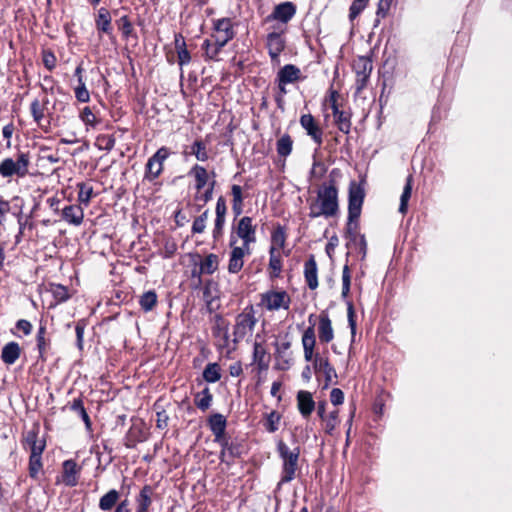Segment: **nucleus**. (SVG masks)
Listing matches in <instances>:
<instances>
[{"mask_svg": "<svg viewBox=\"0 0 512 512\" xmlns=\"http://www.w3.org/2000/svg\"><path fill=\"white\" fill-rule=\"evenodd\" d=\"M338 191L334 182L323 184L317 191V196L309 202L311 218H330L338 213Z\"/></svg>", "mask_w": 512, "mask_h": 512, "instance_id": "f257e3e1", "label": "nucleus"}, {"mask_svg": "<svg viewBox=\"0 0 512 512\" xmlns=\"http://www.w3.org/2000/svg\"><path fill=\"white\" fill-rule=\"evenodd\" d=\"M277 451L282 460L281 479L279 484L289 483L296 477L300 451L298 447L289 448L283 441L277 444Z\"/></svg>", "mask_w": 512, "mask_h": 512, "instance_id": "f03ea898", "label": "nucleus"}, {"mask_svg": "<svg viewBox=\"0 0 512 512\" xmlns=\"http://www.w3.org/2000/svg\"><path fill=\"white\" fill-rule=\"evenodd\" d=\"M214 29L215 31H225L226 35L217 40L214 39V42L204 41L202 48L209 59H216L221 49L234 37L233 26L228 18L218 19L214 24Z\"/></svg>", "mask_w": 512, "mask_h": 512, "instance_id": "7ed1b4c3", "label": "nucleus"}, {"mask_svg": "<svg viewBox=\"0 0 512 512\" xmlns=\"http://www.w3.org/2000/svg\"><path fill=\"white\" fill-rule=\"evenodd\" d=\"M257 323L255 312L252 306L246 307L236 316L233 329V342L237 343L251 334Z\"/></svg>", "mask_w": 512, "mask_h": 512, "instance_id": "20e7f679", "label": "nucleus"}, {"mask_svg": "<svg viewBox=\"0 0 512 512\" xmlns=\"http://www.w3.org/2000/svg\"><path fill=\"white\" fill-rule=\"evenodd\" d=\"M29 163L30 158L26 153H20L16 160L13 158H5L0 163V175L4 178H9L14 175L24 177L28 174Z\"/></svg>", "mask_w": 512, "mask_h": 512, "instance_id": "39448f33", "label": "nucleus"}, {"mask_svg": "<svg viewBox=\"0 0 512 512\" xmlns=\"http://www.w3.org/2000/svg\"><path fill=\"white\" fill-rule=\"evenodd\" d=\"M266 36V47L269 56L273 62H279V56L285 48L286 42L283 35L286 32V27L282 25H272Z\"/></svg>", "mask_w": 512, "mask_h": 512, "instance_id": "423d86ee", "label": "nucleus"}, {"mask_svg": "<svg viewBox=\"0 0 512 512\" xmlns=\"http://www.w3.org/2000/svg\"><path fill=\"white\" fill-rule=\"evenodd\" d=\"M170 156L166 147L159 148L147 161L145 165L144 180L154 182L163 172L164 162Z\"/></svg>", "mask_w": 512, "mask_h": 512, "instance_id": "0eeeda50", "label": "nucleus"}, {"mask_svg": "<svg viewBox=\"0 0 512 512\" xmlns=\"http://www.w3.org/2000/svg\"><path fill=\"white\" fill-rule=\"evenodd\" d=\"M290 296L284 290H270L261 295V305L269 311L287 310L290 306Z\"/></svg>", "mask_w": 512, "mask_h": 512, "instance_id": "6e6552de", "label": "nucleus"}, {"mask_svg": "<svg viewBox=\"0 0 512 512\" xmlns=\"http://www.w3.org/2000/svg\"><path fill=\"white\" fill-rule=\"evenodd\" d=\"M296 6L292 2H283L276 5L270 15L264 19L265 24L277 21L275 25L286 27L287 23L295 16Z\"/></svg>", "mask_w": 512, "mask_h": 512, "instance_id": "1a4fd4ad", "label": "nucleus"}, {"mask_svg": "<svg viewBox=\"0 0 512 512\" xmlns=\"http://www.w3.org/2000/svg\"><path fill=\"white\" fill-rule=\"evenodd\" d=\"M338 97L339 94L336 91H331L327 102L330 105V108L334 116V122L337 125L338 129L341 132L348 134L351 128L350 114L346 111L340 110L339 105L337 103Z\"/></svg>", "mask_w": 512, "mask_h": 512, "instance_id": "9d476101", "label": "nucleus"}, {"mask_svg": "<svg viewBox=\"0 0 512 512\" xmlns=\"http://www.w3.org/2000/svg\"><path fill=\"white\" fill-rule=\"evenodd\" d=\"M237 236L242 240V246L250 248L256 241V226L253 225L251 217H242L236 227Z\"/></svg>", "mask_w": 512, "mask_h": 512, "instance_id": "9b49d317", "label": "nucleus"}, {"mask_svg": "<svg viewBox=\"0 0 512 512\" xmlns=\"http://www.w3.org/2000/svg\"><path fill=\"white\" fill-rule=\"evenodd\" d=\"M364 193L354 184L349 189L348 219H358L361 213Z\"/></svg>", "mask_w": 512, "mask_h": 512, "instance_id": "f8f14e48", "label": "nucleus"}, {"mask_svg": "<svg viewBox=\"0 0 512 512\" xmlns=\"http://www.w3.org/2000/svg\"><path fill=\"white\" fill-rule=\"evenodd\" d=\"M234 242H231L232 250L230 252V258L228 263V271L230 273H238L244 265V257L251 254V249L245 246H233Z\"/></svg>", "mask_w": 512, "mask_h": 512, "instance_id": "ddd939ff", "label": "nucleus"}, {"mask_svg": "<svg viewBox=\"0 0 512 512\" xmlns=\"http://www.w3.org/2000/svg\"><path fill=\"white\" fill-rule=\"evenodd\" d=\"M313 367L316 373H322L325 378L323 389H326L333 383V379L337 378L335 369L330 365L327 358L315 355Z\"/></svg>", "mask_w": 512, "mask_h": 512, "instance_id": "4468645a", "label": "nucleus"}, {"mask_svg": "<svg viewBox=\"0 0 512 512\" xmlns=\"http://www.w3.org/2000/svg\"><path fill=\"white\" fill-rule=\"evenodd\" d=\"M300 124L303 129L306 130L307 134L312 138V140L317 144L321 145L323 138H322V130L318 126V124L315 122L314 117L311 114H304L300 118Z\"/></svg>", "mask_w": 512, "mask_h": 512, "instance_id": "2eb2a0df", "label": "nucleus"}, {"mask_svg": "<svg viewBox=\"0 0 512 512\" xmlns=\"http://www.w3.org/2000/svg\"><path fill=\"white\" fill-rule=\"evenodd\" d=\"M23 445L30 451V456L41 457L45 441L38 438V433L35 430H31L26 433Z\"/></svg>", "mask_w": 512, "mask_h": 512, "instance_id": "dca6fc26", "label": "nucleus"}, {"mask_svg": "<svg viewBox=\"0 0 512 512\" xmlns=\"http://www.w3.org/2000/svg\"><path fill=\"white\" fill-rule=\"evenodd\" d=\"M354 68L356 70L357 78L356 84L357 89L361 90L365 87L366 82L369 78V75L372 71V64L369 60L365 58H360L355 64Z\"/></svg>", "mask_w": 512, "mask_h": 512, "instance_id": "f3484780", "label": "nucleus"}, {"mask_svg": "<svg viewBox=\"0 0 512 512\" xmlns=\"http://www.w3.org/2000/svg\"><path fill=\"white\" fill-rule=\"evenodd\" d=\"M49 99L45 96L42 100L34 99L30 105V112L39 127H43L46 111L48 110Z\"/></svg>", "mask_w": 512, "mask_h": 512, "instance_id": "a211bd4d", "label": "nucleus"}, {"mask_svg": "<svg viewBox=\"0 0 512 512\" xmlns=\"http://www.w3.org/2000/svg\"><path fill=\"white\" fill-rule=\"evenodd\" d=\"M297 406L300 414L304 418L310 416L315 409V402L313 400L312 394L308 391L300 390L297 393Z\"/></svg>", "mask_w": 512, "mask_h": 512, "instance_id": "6ab92c4d", "label": "nucleus"}, {"mask_svg": "<svg viewBox=\"0 0 512 512\" xmlns=\"http://www.w3.org/2000/svg\"><path fill=\"white\" fill-rule=\"evenodd\" d=\"M62 218L69 224L79 226L84 219V210L79 205H68L62 209Z\"/></svg>", "mask_w": 512, "mask_h": 512, "instance_id": "aec40b11", "label": "nucleus"}, {"mask_svg": "<svg viewBox=\"0 0 512 512\" xmlns=\"http://www.w3.org/2000/svg\"><path fill=\"white\" fill-rule=\"evenodd\" d=\"M317 263L314 256H310L304 265V276L308 287L314 290L318 287Z\"/></svg>", "mask_w": 512, "mask_h": 512, "instance_id": "412c9836", "label": "nucleus"}, {"mask_svg": "<svg viewBox=\"0 0 512 512\" xmlns=\"http://www.w3.org/2000/svg\"><path fill=\"white\" fill-rule=\"evenodd\" d=\"M300 76L301 71L298 67L292 64H287L279 70L277 79L278 82L291 84L298 81Z\"/></svg>", "mask_w": 512, "mask_h": 512, "instance_id": "4be33fe9", "label": "nucleus"}, {"mask_svg": "<svg viewBox=\"0 0 512 512\" xmlns=\"http://www.w3.org/2000/svg\"><path fill=\"white\" fill-rule=\"evenodd\" d=\"M318 336L321 342L329 343L333 340L334 332L331 320L327 315L321 314L318 325Z\"/></svg>", "mask_w": 512, "mask_h": 512, "instance_id": "5701e85b", "label": "nucleus"}, {"mask_svg": "<svg viewBox=\"0 0 512 512\" xmlns=\"http://www.w3.org/2000/svg\"><path fill=\"white\" fill-rule=\"evenodd\" d=\"M226 423V418L220 413H215L209 417L208 424L215 440H220L221 436L225 434Z\"/></svg>", "mask_w": 512, "mask_h": 512, "instance_id": "b1692460", "label": "nucleus"}, {"mask_svg": "<svg viewBox=\"0 0 512 512\" xmlns=\"http://www.w3.org/2000/svg\"><path fill=\"white\" fill-rule=\"evenodd\" d=\"M78 467L75 461L73 460H66L63 462V482L65 485L73 487L77 485V473H78Z\"/></svg>", "mask_w": 512, "mask_h": 512, "instance_id": "393cba45", "label": "nucleus"}, {"mask_svg": "<svg viewBox=\"0 0 512 512\" xmlns=\"http://www.w3.org/2000/svg\"><path fill=\"white\" fill-rule=\"evenodd\" d=\"M219 265V258L216 254L207 255L200 263L199 271H193V276L200 277L201 274H213Z\"/></svg>", "mask_w": 512, "mask_h": 512, "instance_id": "a878e982", "label": "nucleus"}, {"mask_svg": "<svg viewBox=\"0 0 512 512\" xmlns=\"http://www.w3.org/2000/svg\"><path fill=\"white\" fill-rule=\"evenodd\" d=\"M21 349L18 343L9 342L3 348L1 352V359L7 365L14 364L19 358Z\"/></svg>", "mask_w": 512, "mask_h": 512, "instance_id": "bb28decb", "label": "nucleus"}, {"mask_svg": "<svg viewBox=\"0 0 512 512\" xmlns=\"http://www.w3.org/2000/svg\"><path fill=\"white\" fill-rule=\"evenodd\" d=\"M188 175L195 178V188L198 192L203 190L208 185L209 175L203 166L195 164L188 172Z\"/></svg>", "mask_w": 512, "mask_h": 512, "instance_id": "cd10ccee", "label": "nucleus"}, {"mask_svg": "<svg viewBox=\"0 0 512 512\" xmlns=\"http://www.w3.org/2000/svg\"><path fill=\"white\" fill-rule=\"evenodd\" d=\"M95 25L100 32L108 35L112 33L111 15L106 8L102 7L98 10Z\"/></svg>", "mask_w": 512, "mask_h": 512, "instance_id": "c85d7f7f", "label": "nucleus"}, {"mask_svg": "<svg viewBox=\"0 0 512 512\" xmlns=\"http://www.w3.org/2000/svg\"><path fill=\"white\" fill-rule=\"evenodd\" d=\"M153 489L151 486H144L138 497H137V511L136 512H148V509L152 503Z\"/></svg>", "mask_w": 512, "mask_h": 512, "instance_id": "c756f323", "label": "nucleus"}, {"mask_svg": "<svg viewBox=\"0 0 512 512\" xmlns=\"http://www.w3.org/2000/svg\"><path fill=\"white\" fill-rule=\"evenodd\" d=\"M293 149V140L290 135H281L276 142V150L280 158L285 159L291 154Z\"/></svg>", "mask_w": 512, "mask_h": 512, "instance_id": "7c9ffc66", "label": "nucleus"}, {"mask_svg": "<svg viewBox=\"0 0 512 512\" xmlns=\"http://www.w3.org/2000/svg\"><path fill=\"white\" fill-rule=\"evenodd\" d=\"M242 448L238 443L231 442V446L227 447L226 450H221L220 460L230 465L235 458L241 456Z\"/></svg>", "mask_w": 512, "mask_h": 512, "instance_id": "2f4dec72", "label": "nucleus"}, {"mask_svg": "<svg viewBox=\"0 0 512 512\" xmlns=\"http://www.w3.org/2000/svg\"><path fill=\"white\" fill-rule=\"evenodd\" d=\"M120 494L117 490L112 489L103 495L99 500V508L102 511L111 510L118 502Z\"/></svg>", "mask_w": 512, "mask_h": 512, "instance_id": "473e14b6", "label": "nucleus"}, {"mask_svg": "<svg viewBox=\"0 0 512 512\" xmlns=\"http://www.w3.org/2000/svg\"><path fill=\"white\" fill-rule=\"evenodd\" d=\"M213 396L208 387H205L201 392L195 395V405L202 411H206L212 403Z\"/></svg>", "mask_w": 512, "mask_h": 512, "instance_id": "72a5a7b5", "label": "nucleus"}, {"mask_svg": "<svg viewBox=\"0 0 512 512\" xmlns=\"http://www.w3.org/2000/svg\"><path fill=\"white\" fill-rule=\"evenodd\" d=\"M203 379L208 383H215L221 379V368L216 362L208 363L203 371Z\"/></svg>", "mask_w": 512, "mask_h": 512, "instance_id": "f704fd0d", "label": "nucleus"}, {"mask_svg": "<svg viewBox=\"0 0 512 512\" xmlns=\"http://www.w3.org/2000/svg\"><path fill=\"white\" fill-rule=\"evenodd\" d=\"M77 188L79 203L87 207L94 195L93 187L87 183L80 182L77 184Z\"/></svg>", "mask_w": 512, "mask_h": 512, "instance_id": "c9c22d12", "label": "nucleus"}, {"mask_svg": "<svg viewBox=\"0 0 512 512\" xmlns=\"http://www.w3.org/2000/svg\"><path fill=\"white\" fill-rule=\"evenodd\" d=\"M191 155H194L198 161L205 162L208 160V151L206 144L200 140L197 139L195 142L190 146V152Z\"/></svg>", "mask_w": 512, "mask_h": 512, "instance_id": "e433bc0d", "label": "nucleus"}, {"mask_svg": "<svg viewBox=\"0 0 512 512\" xmlns=\"http://www.w3.org/2000/svg\"><path fill=\"white\" fill-rule=\"evenodd\" d=\"M270 259H269V268L272 271L273 277H278L282 270V260L280 252H277L275 247H271L270 251Z\"/></svg>", "mask_w": 512, "mask_h": 512, "instance_id": "4c0bfd02", "label": "nucleus"}, {"mask_svg": "<svg viewBox=\"0 0 512 512\" xmlns=\"http://www.w3.org/2000/svg\"><path fill=\"white\" fill-rule=\"evenodd\" d=\"M323 422V428L324 431L327 434H332L335 428L339 424V411L337 409L329 412L323 419H321Z\"/></svg>", "mask_w": 512, "mask_h": 512, "instance_id": "58836bf2", "label": "nucleus"}, {"mask_svg": "<svg viewBox=\"0 0 512 512\" xmlns=\"http://www.w3.org/2000/svg\"><path fill=\"white\" fill-rule=\"evenodd\" d=\"M412 181L413 177L412 175H409L406 179V184L404 186L401 198H400V206H399V212L402 214H405L407 212L408 207V201L411 197L412 193Z\"/></svg>", "mask_w": 512, "mask_h": 512, "instance_id": "ea45409f", "label": "nucleus"}, {"mask_svg": "<svg viewBox=\"0 0 512 512\" xmlns=\"http://www.w3.org/2000/svg\"><path fill=\"white\" fill-rule=\"evenodd\" d=\"M157 303V294L155 291L150 290L140 296L139 304L145 312L151 311Z\"/></svg>", "mask_w": 512, "mask_h": 512, "instance_id": "a19ab883", "label": "nucleus"}, {"mask_svg": "<svg viewBox=\"0 0 512 512\" xmlns=\"http://www.w3.org/2000/svg\"><path fill=\"white\" fill-rule=\"evenodd\" d=\"M71 410L78 413L80 415L81 419L84 421L87 430H91V421H90L89 415L87 414V412L84 408L83 401L81 399L78 398V399L73 400V402L71 404Z\"/></svg>", "mask_w": 512, "mask_h": 512, "instance_id": "79ce46f5", "label": "nucleus"}, {"mask_svg": "<svg viewBox=\"0 0 512 512\" xmlns=\"http://www.w3.org/2000/svg\"><path fill=\"white\" fill-rule=\"evenodd\" d=\"M95 145L99 150L110 151L115 145V138L112 135H99L96 138Z\"/></svg>", "mask_w": 512, "mask_h": 512, "instance_id": "37998d69", "label": "nucleus"}, {"mask_svg": "<svg viewBox=\"0 0 512 512\" xmlns=\"http://www.w3.org/2000/svg\"><path fill=\"white\" fill-rule=\"evenodd\" d=\"M281 420V415L276 411H272L267 415L265 428L268 432L273 433L278 430L279 423Z\"/></svg>", "mask_w": 512, "mask_h": 512, "instance_id": "c03bdc74", "label": "nucleus"}, {"mask_svg": "<svg viewBox=\"0 0 512 512\" xmlns=\"http://www.w3.org/2000/svg\"><path fill=\"white\" fill-rule=\"evenodd\" d=\"M351 274L348 265L343 267L342 271V298L346 299L350 292Z\"/></svg>", "mask_w": 512, "mask_h": 512, "instance_id": "a18cd8bd", "label": "nucleus"}, {"mask_svg": "<svg viewBox=\"0 0 512 512\" xmlns=\"http://www.w3.org/2000/svg\"><path fill=\"white\" fill-rule=\"evenodd\" d=\"M315 333L312 327L307 328L302 336L303 349H314L315 346Z\"/></svg>", "mask_w": 512, "mask_h": 512, "instance_id": "49530a36", "label": "nucleus"}, {"mask_svg": "<svg viewBox=\"0 0 512 512\" xmlns=\"http://www.w3.org/2000/svg\"><path fill=\"white\" fill-rule=\"evenodd\" d=\"M361 234L358 233V219H348L346 237L351 242H356L357 237Z\"/></svg>", "mask_w": 512, "mask_h": 512, "instance_id": "de8ad7c7", "label": "nucleus"}, {"mask_svg": "<svg viewBox=\"0 0 512 512\" xmlns=\"http://www.w3.org/2000/svg\"><path fill=\"white\" fill-rule=\"evenodd\" d=\"M79 117L87 126L94 127L97 124V118L90 107H84Z\"/></svg>", "mask_w": 512, "mask_h": 512, "instance_id": "09e8293b", "label": "nucleus"}, {"mask_svg": "<svg viewBox=\"0 0 512 512\" xmlns=\"http://www.w3.org/2000/svg\"><path fill=\"white\" fill-rule=\"evenodd\" d=\"M75 97L79 102L87 103L90 100L89 91L86 88L85 82L78 84L75 89Z\"/></svg>", "mask_w": 512, "mask_h": 512, "instance_id": "8fccbe9b", "label": "nucleus"}, {"mask_svg": "<svg viewBox=\"0 0 512 512\" xmlns=\"http://www.w3.org/2000/svg\"><path fill=\"white\" fill-rule=\"evenodd\" d=\"M285 244V235L282 230H276L272 234V246L277 249V252H280V250L284 247Z\"/></svg>", "mask_w": 512, "mask_h": 512, "instance_id": "3c124183", "label": "nucleus"}, {"mask_svg": "<svg viewBox=\"0 0 512 512\" xmlns=\"http://www.w3.org/2000/svg\"><path fill=\"white\" fill-rule=\"evenodd\" d=\"M366 5L367 3L364 2L363 0H354L350 6V19H355L364 10Z\"/></svg>", "mask_w": 512, "mask_h": 512, "instance_id": "603ef678", "label": "nucleus"}, {"mask_svg": "<svg viewBox=\"0 0 512 512\" xmlns=\"http://www.w3.org/2000/svg\"><path fill=\"white\" fill-rule=\"evenodd\" d=\"M347 246L349 248L353 247L355 249H358L359 252L363 254V256H365L366 254L367 243L364 235L358 236L356 242H351L350 240H348Z\"/></svg>", "mask_w": 512, "mask_h": 512, "instance_id": "864d4df0", "label": "nucleus"}, {"mask_svg": "<svg viewBox=\"0 0 512 512\" xmlns=\"http://www.w3.org/2000/svg\"><path fill=\"white\" fill-rule=\"evenodd\" d=\"M225 224V217H216L214 221V228L212 236L214 240H218L223 234V228Z\"/></svg>", "mask_w": 512, "mask_h": 512, "instance_id": "5fc2aeb1", "label": "nucleus"}, {"mask_svg": "<svg viewBox=\"0 0 512 512\" xmlns=\"http://www.w3.org/2000/svg\"><path fill=\"white\" fill-rule=\"evenodd\" d=\"M119 29L122 32L123 36L128 37L132 31V24L127 16H122L119 20Z\"/></svg>", "mask_w": 512, "mask_h": 512, "instance_id": "6e6d98bb", "label": "nucleus"}, {"mask_svg": "<svg viewBox=\"0 0 512 512\" xmlns=\"http://www.w3.org/2000/svg\"><path fill=\"white\" fill-rule=\"evenodd\" d=\"M46 346H47V342L45 339V329L43 327H41L37 333V347H38L39 355L41 358H43V354L46 350Z\"/></svg>", "mask_w": 512, "mask_h": 512, "instance_id": "4d7b16f0", "label": "nucleus"}, {"mask_svg": "<svg viewBox=\"0 0 512 512\" xmlns=\"http://www.w3.org/2000/svg\"><path fill=\"white\" fill-rule=\"evenodd\" d=\"M215 181L213 180L208 187L205 189V191L199 195H196V199L198 201L203 202V204H206L212 199V194L214 190Z\"/></svg>", "mask_w": 512, "mask_h": 512, "instance_id": "13d9d810", "label": "nucleus"}, {"mask_svg": "<svg viewBox=\"0 0 512 512\" xmlns=\"http://www.w3.org/2000/svg\"><path fill=\"white\" fill-rule=\"evenodd\" d=\"M52 293L58 301H65L69 298L67 289L62 285H54Z\"/></svg>", "mask_w": 512, "mask_h": 512, "instance_id": "bf43d9fd", "label": "nucleus"}, {"mask_svg": "<svg viewBox=\"0 0 512 512\" xmlns=\"http://www.w3.org/2000/svg\"><path fill=\"white\" fill-rule=\"evenodd\" d=\"M41 467H42L41 457L30 456L29 470H30V475L32 477H35L38 474Z\"/></svg>", "mask_w": 512, "mask_h": 512, "instance_id": "052dcab7", "label": "nucleus"}, {"mask_svg": "<svg viewBox=\"0 0 512 512\" xmlns=\"http://www.w3.org/2000/svg\"><path fill=\"white\" fill-rule=\"evenodd\" d=\"M392 4V0H380L378 3V8L376 15L378 18H384L386 17L390 7Z\"/></svg>", "mask_w": 512, "mask_h": 512, "instance_id": "680f3d73", "label": "nucleus"}, {"mask_svg": "<svg viewBox=\"0 0 512 512\" xmlns=\"http://www.w3.org/2000/svg\"><path fill=\"white\" fill-rule=\"evenodd\" d=\"M330 400L333 405H340L344 401V393L339 388H333L330 392Z\"/></svg>", "mask_w": 512, "mask_h": 512, "instance_id": "e2e57ef3", "label": "nucleus"}, {"mask_svg": "<svg viewBox=\"0 0 512 512\" xmlns=\"http://www.w3.org/2000/svg\"><path fill=\"white\" fill-rule=\"evenodd\" d=\"M227 212V206L225 199L221 196L218 198L216 207H215V213L216 217H225Z\"/></svg>", "mask_w": 512, "mask_h": 512, "instance_id": "0e129e2a", "label": "nucleus"}, {"mask_svg": "<svg viewBox=\"0 0 512 512\" xmlns=\"http://www.w3.org/2000/svg\"><path fill=\"white\" fill-rule=\"evenodd\" d=\"M178 63L180 66L186 65L190 62L191 56L189 51L186 48H181L177 50Z\"/></svg>", "mask_w": 512, "mask_h": 512, "instance_id": "69168bd1", "label": "nucleus"}, {"mask_svg": "<svg viewBox=\"0 0 512 512\" xmlns=\"http://www.w3.org/2000/svg\"><path fill=\"white\" fill-rule=\"evenodd\" d=\"M13 132H14V125L13 123H9L7 125H5L2 129V134H3V137L7 140V143H6V147L7 148H10L11 147V142H10V139L13 135Z\"/></svg>", "mask_w": 512, "mask_h": 512, "instance_id": "338daca9", "label": "nucleus"}, {"mask_svg": "<svg viewBox=\"0 0 512 512\" xmlns=\"http://www.w3.org/2000/svg\"><path fill=\"white\" fill-rule=\"evenodd\" d=\"M231 193L233 196L232 203H243V194L241 186L233 185L231 188Z\"/></svg>", "mask_w": 512, "mask_h": 512, "instance_id": "774afa93", "label": "nucleus"}]
</instances>
